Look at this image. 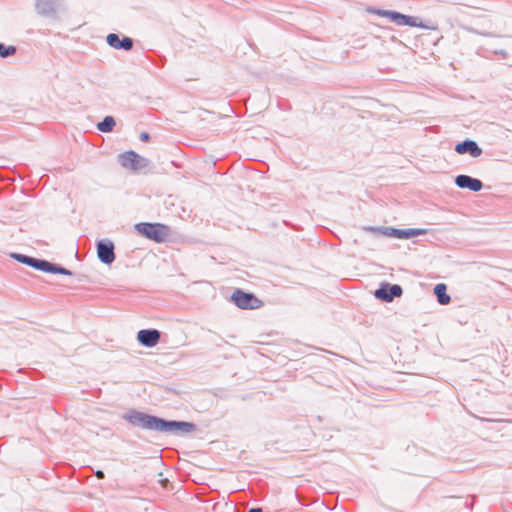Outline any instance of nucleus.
Instances as JSON below:
<instances>
[{
	"label": "nucleus",
	"instance_id": "1",
	"mask_svg": "<svg viewBox=\"0 0 512 512\" xmlns=\"http://www.w3.org/2000/svg\"><path fill=\"white\" fill-rule=\"evenodd\" d=\"M121 418L132 427L142 430L171 434L174 436H185L193 434L199 429L193 422L183 420H169L157 415L139 411L135 408L128 409L121 415Z\"/></svg>",
	"mask_w": 512,
	"mask_h": 512
},
{
	"label": "nucleus",
	"instance_id": "2",
	"mask_svg": "<svg viewBox=\"0 0 512 512\" xmlns=\"http://www.w3.org/2000/svg\"><path fill=\"white\" fill-rule=\"evenodd\" d=\"M134 229L138 235L155 243L165 242L171 234L170 226L160 222H139Z\"/></svg>",
	"mask_w": 512,
	"mask_h": 512
},
{
	"label": "nucleus",
	"instance_id": "3",
	"mask_svg": "<svg viewBox=\"0 0 512 512\" xmlns=\"http://www.w3.org/2000/svg\"><path fill=\"white\" fill-rule=\"evenodd\" d=\"M118 163L126 169L138 172L146 169L150 165V160L139 155L133 150L125 151L118 155Z\"/></svg>",
	"mask_w": 512,
	"mask_h": 512
},
{
	"label": "nucleus",
	"instance_id": "4",
	"mask_svg": "<svg viewBox=\"0 0 512 512\" xmlns=\"http://www.w3.org/2000/svg\"><path fill=\"white\" fill-rule=\"evenodd\" d=\"M231 301L240 309L253 310L263 305V302L251 292L242 289H235L231 295Z\"/></svg>",
	"mask_w": 512,
	"mask_h": 512
},
{
	"label": "nucleus",
	"instance_id": "5",
	"mask_svg": "<svg viewBox=\"0 0 512 512\" xmlns=\"http://www.w3.org/2000/svg\"><path fill=\"white\" fill-rule=\"evenodd\" d=\"M31 268L41 271L44 273H50V274H61L66 276H72L73 272L65 267H63L60 264L50 262L45 259L35 258L33 257L31 265Z\"/></svg>",
	"mask_w": 512,
	"mask_h": 512
},
{
	"label": "nucleus",
	"instance_id": "6",
	"mask_svg": "<svg viewBox=\"0 0 512 512\" xmlns=\"http://www.w3.org/2000/svg\"><path fill=\"white\" fill-rule=\"evenodd\" d=\"M402 294L403 289L399 284H391L389 282H382L374 291L375 298L386 303L392 302Z\"/></svg>",
	"mask_w": 512,
	"mask_h": 512
},
{
	"label": "nucleus",
	"instance_id": "7",
	"mask_svg": "<svg viewBox=\"0 0 512 512\" xmlns=\"http://www.w3.org/2000/svg\"><path fill=\"white\" fill-rule=\"evenodd\" d=\"M61 0H35L36 12L46 18L58 19V11L61 8Z\"/></svg>",
	"mask_w": 512,
	"mask_h": 512
},
{
	"label": "nucleus",
	"instance_id": "8",
	"mask_svg": "<svg viewBox=\"0 0 512 512\" xmlns=\"http://www.w3.org/2000/svg\"><path fill=\"white\" fill-rule=\"evenodd\" d=\"M97 256L101 263L110 265L115 260V246L109 239H101L96 244Z\"/></svg>",
	"mask_w": 512,
	"mask_h": 512
},
{
	"label": "nucleus",
	"instance_id": "9",
	"mask_svg": "<svg viewBox=\"0 0 512 512\" xmlns=\"http://www.w3.org/2000/svg\"><path fill=\"white\" fill-rule=\"evenodd\" d=\"M161 339V332L154 328L141 329L137 333V341L146 348L155 347Z\"/></svg>",
	"mask_w": 512,
	"mask_h": 512
},
{
	"label": "nucleus",
	"instance_id": "10",
	"mask_svg": "<svg viewBox=\"0 0 512 512\" xmlns=\"http://www.w3.org/2000/svg\"><path fill=\"white\" fill-rule=\"evenodd\" d=\"M106 43L116 50L124 51H131L134 46V40L131 37L122 36L120 38V35L116 33H109L106 36Z\"/></svg>",
	"mask_w": 512,
	"mask_h": 512
},
{
	"label": "nucleus",
	"instance_id": "11",
	"mask_svg": "<svg viewBox=\"0 0 512 512\" xmlns=\"http://www.w3.org/2000/svg\"><path fill=\"white\" fill-rule=\"evenodd\" d=\"M455 152L460 155L469 154L474 158L482 155L483 150L478 143L471 139H465L455 145Z\"/></svg>",
	"mask_w": 512,
	"mask_h": 512
},
{
	"label": "nucleus",
	"instance_id": "12",
	"mask_svg": "<svg viewBox=\"0 0 512 512\" xmlns=\"http://www.w3.org/2000/svg\"><path fill=\"white\" fill-rule=\"evenodd\" d=\"M454 182L458 188L468 189L472 192H479L483 188V183L480 179L465 174L457 175Z\"/></svg>",
	"mask_w": 512,
	"mask_h": 512
},
{
	"label": "nucleus",
	"instance_id": "13",
	"mask_svg": "<svg viewBox=\"0 0 512 512\" xmlns=\"http://www.w3.org/2000/svg\"><path fill=\"white\" fill-rule=\"evenodd\" d=\"M366 230L373 231V232H380L381 234L393 237L397 239H410V234L408 231V228L400 229L395 227H373L369 226L366 228Z\"/></svg>",
	"mask_w": 512,
	"mask_h": 512
},
{
	"label": "nucleus",
	"instance_id": "14",
	"mask_svg": "<svg viewBox=\"0 0 512 512\" xmlns=\"http://www.w3.org/2000/svg\"><path fill=\"white\" fill-rule=\"evenodd\" d=\"M396 25L398 26H410V27H418L422 29H436L434 26H429L424 24L418 17L405 15L403 13H399Z\"/></svg>",
	"mask_w": 512,
	"mask_h": 512
},
{
	"label": "nucleus",
	"instance_id": "15",
	"mask_svg": "<svg viewBox=\"0 0 512 512\" xmlns=\"http://www.w3.org/2000/svg\"><path fill=\"white\" fill-rule=\"evenodd\" d=\"M434 295L441 305H447L451 301V297L447 293V286L444 283H439L434 287Z\"/></svg>",
	"mask_w": 512,
	"mask_h": 512
},
{
	"label": "nucleus",
	"instance_id": "16",
	"mask_svg": "<svg viewBox=\"0 0 512 512\" xmlns=\"http://www.w3.org/2000/svg\"><path fill=\"white\" fill-rule=\"evenodd\" d=\"M116 125L115 118L113 116H105L102 121L98 122L96 127L100 132L109 133L112 132Z\"/></svg>",
	"mask_w": 512,
	"mask_h": 512
},
{
	"label": "nucleus",
	"instance_id": "17",
	"mask_svg": "<svg viewBox=\"0 0 512 512\" xmlns=\"http://www.w3.org/2000/svg\"><path fill=\"white\" fill-rule=\"evenodd\" d=\"M17 53V47L14 45H5L0 42V57L2 59H6L8 57L14 56Z\"/></svg>",
	"mask_w": 512,
	"mask_h": 512
},
{
	"label": "nucleus",
	"instance_id": "18",
	"mask_svg": "<svg viewBox=\"0 0 512 512\" xmlns=\"http://www.w3.org/2000/svg\"><path fill=\"white\" fill-rule=\"evenodd\" d=\"M10 256L17 262L24 264L26 266H29V267H30L32 259H33L32 256H28V255L21 254V253H11Z\"/></svg>",
	"mask_w": 512,
	"mask_h": 512
},
{
	"label": "nucleus",
	"instance_id": "19",
	"mask_svg": "<svg viewBox=\"0 0 512 512\" xmlns=\"http://www.w3.org/2000/svg\"><path fill=\"white\" fill-rule=\"evenodd\" d=\"M408 231L410 234V238H413V237H416L419 235H424L427 233V229H423V228H408Z\"/></svg>",
	"mask_w": 512,
	"mask_h": 512
},
{
	"label": "nucleus",
	"instance_id": "20",
	"mask_svg": "<svg viewBox=\"0 0 512 512\" xmlns=\"http://www.w3.org/2000/svg\"><path fill=\"white\" fill-rule=\"evenodd\" d=\"M399 13L400 12H398V11L387 10V13H385V17L388 18L391 22L396 24Z\"/></svg>",
	"mask_w": 512,
	"mask_h": 512
},
{
	"label": "nucleus",
	"instance_id": "21",
	"mask_svg": "<svg viewBox=\"0 0 512 512\" xmlns=\"http://www.w3.org/2000/svg\"><path fill=\"white\" fill-rule=\"evenodd\" d=\"M367 11L381 17H385V13H387V10L379 8H368Z\"/></svg>",
	"mask_w": 512,
	"mask_h": 512
},
{
	"label": "nucleus",
	"instance_id": "22",
	"mask_svg": "<svg viewBox=\"0 0 512 512\" xmlns=\"http://www.w3.org/2000/svg\"><path fill=\"white\" fill-rule=\"evenodd\" d=\"M467 31H469L470 33H473V34H477V35H481V36H484V37H492L493 34L492 33H489V32H481V31H478L477 29L475 28H467Z\"/></svg>",
	"mask_w": 512,
	"mask_h": 512
},
{
	"label": "nucleus",
	"instance_id": "23",
	"mask_svg": "<svg viewBox=\"0 0 512 512\" xmlns=\"http://www.w3.org/2000/svg\"><path fill=\"white\" fill-rule=\"evenodd\" d=\"M150 134L148 132H141L140 135H139V139L142 141V142H148L150 140Z\"/></svg>",
	"mask_w": 512,
	"mask_h": 512
},
{
	"label": "nucleus",
	"instance_id": "24",
	"mask_svg": "<svg viewBox=\"0 0 512 512\" xmlns=\"http://www.w3.org/2000/svg\"><path fill=\"white\" fill-rule=\"evenodd\" d=\"M494 53L498 54V55H501L503 58H507L508 57V53L504 49L495 50Z\"/></svg>",
	"mask_w": 512,
	"mask_h": 512
},
{
	"label": "nucleus",
	"instance_id": "25",
	"mask_svg": "<svg viewBox=\"0 0 512 512\" xmlns=\"http://www.w3.org/2000/svg\"><path fill=\"white\" fill-rule=\"evenodd\" d=\"M95 475H96V477H97L98 479H104V478H105V474H104V472H103L102 470H97V471L95 472Z\"/></svg>",
	"mask_w": 512,
	"mask_h": 512
},
{
	"label": "nucleus",
	"instance_id": "26",
	"mask_svg": "<svg viewBox=\"0 0 512 512\" xmlns=\"http://www.w3.org/2000/svg\"><path fill=\"white\" fill-rule=\"evenodd\" d=\"M248 512H263L261 508H250Z\"/></svg>",
	"mask_w": 512,
	"mask_h": 512
},
{
	"label": "nucleus",
	"instance_id": "27",
	"mask_svg": "<svg viewBox=\"0 0 512 512\" xmlns=\"http://www.w3.org/2000/svg\"><path fill=\"white\" fill-rule=\"evenodd\" d=\"M101 430L111 433V429L109 427H101Z\"/></svg>",
	"mask_w": 512,
	"mask_h": 512
},
{
	"label": "nucleus",
	"instance_id": "28",
	"mask_svg": "<svg viewBox=\"0 0 512 512\" xmlns=\"http://www.w3.org/2000/svg\"><path fill=\"white\" fill-rule=\"evenodd\" d=\"M466 507L469 508V509H472L473 508V504L472 503L471 504H467L466 503Z\"/></svg>",
	"mask_w": 512,
	"mask_h": 512
}]
</instances>
